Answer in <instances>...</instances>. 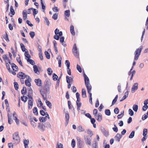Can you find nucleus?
Wrapping results in <instances>:
<instances>
[{"label":"nucleus","instance_id":"2","mask_svg":"<svg viewBox=\"0 0 148 148\" xmlns=\"http://www.w3.org/2000/svg\"><path fill=\"white\" fill-rule=\"evenodd\" d=\"M143 48V46L141 45L140 46L138 49H136L134 53L135 55L134 58V60H138Z\"/></svg>","mask_w":148,"mask_h":148},{"label":"nucleus","instance_id":"30","mask_svg":"<svg viewBox=\"0 0 148 148\" xmlns=\"http://www.w3.org/2000/svg\"><path fill=\"white\" fill-rule=\"evenodd\" d=\"M46 103L47 105V106L50 108L52 109V105L51 103L48 100L46 101Z\"/></svg>","mask_w":148,"mask_h":148},{"label":"nucleus","instance_id":"41","mask_svg":"<svg viewBox=\"0 0 148 148\" xmlns=\"http://www.w3.org/2000/svg\"><path fill=\"white\" fill-rule=\"evenodd\" d=\"M47 71L48 72V74L49 75H52L53 71L51 68H49L47 69Z\"/></svg>","mask_w":148,"mask_h":148},{"label":"nucleus","instance_id":"63","mask_svg":"<svg viewBox=\"0 0 148 148\" xmlns=\"http://www.w3.org/2000/svg\"><path fill=\"white\" fill-rule=\"evenodd\" d=\"M128 92L127 91L124 94V95L123 97L124 99H125L128 96Z\"/></svg>","mask_w":148,"mask_h":148},{"label":"nucleus","instance_id":"58","mask_svg":"<svg viewBox=\"0 0 148 148\" xmlns=\"http://www.w3.org/2000/svg\"><path fill=\"white\" fill-rule=\"evenodd\" d=\"M65 63L66 64L67 68H70V63L69 61L68 60H66L65 61Z\"/></svg>","mask_w":148,"mask_h":148},{"label":"nucleus","instance_id":"27","mask_svg":"<svg viewBox=\"0 0 148 148\" xmlns=\"http://www.w3.org/2000/svg\"><path fill=\"white\" fill-rule=\"evenodd\" d=\"M25 148H28V145L29 143L28 140H25L23 142Z\"/></svg>","mask_w":148,"mask_h":148},{"label":"nucleus","instance_id":"34","mask_svg":"<svg viewBox=\"0 0 148 148\" xmlns=\"http://www.w3.org/2000/svg\"><path fill=\"white\" fill-rule=\"evenodd\" d=\"M20 45L21 47V48L23 52H24L26 50L27 51V50L26 48H25V46L23 43H20Z\"/></svg>","mask_w":148,"mask_h":148},{"label":"nucleus","instance_id":"9","mask_svg":"<svg viewBox=\"0 0 148 148\" xmlns=\"http://www.w3.org/2000/svg\"><path fill=\"white\" fill-rule=\"evenodd\" d=\"M17 76L19 78H20L21 77V79H24L27 77L25 74L23 72H19L17 74Z\"/></svg>","mask_w":148,"mask_h":148},{"label":"nucleus","instance_id":"47","mask_svg":"<svg viewBox=\"0 0 148 148\" xmlns=\"http://www.w3.org/2000/svg\"><path fill=\"white\" fill-rule=\"evenodd\" d=\"M32 10H33V15L34 16H35V15L38 12L37 10L36 9L34 8H32Z\"/></svg>","mask_w":148,"mask_h":148},{"label":"nucleus","instance_id":"15","mask_svg":"<svg viewBox=\"0 0 148 148\" xmlns=\"http://www.w3.org/2000/svg\"><path fill=\"white\" fill-rule=\"evenodd\" d=\"M10 110L8 109V123L10 124H12L13 122V120L10 118V116L9 113L10 112Z\"/></svg>","mask_w":148,"mask_h":148},{"label":"nucleus","instance_id":"6","mask_svg":"<svg viewBox=\"0 0 148 148\" xmlns=\"http://www.w3.org/2000/svg\"><path fill=\"white\" fill-rule=\"evenodd\" d=\"M45 115L46 116L45 117H39V120L40 122H45L46 121L47 118L49 119H50L49 115L47 112H46Z\"/></svg>","mask_w":148,"mask_h":148},{"label":"nucleus","instance_id":"50","mask_svg":"<svg viewBox=\"0 0 148 148\" xmlns=\"http://www.w3.org/2000/svg\"><path fill=\"white\" fill-rule=\"evenodd\" d=\"M29 34L32 38H33L35 35V33L34 32L30 31Z\"/></svg>","mask_w":148,"mask_h":148},{"label":"nucleus","instance_id":"39","mask_svg":"<svg viewBox=\"0 0 148 148\" xmlns=\"http://www.w3.org/2000/svg\"><path fill=\"white\" fill-rule=\"evenodd\" d=\"M16 60L19 63V64L21 65V66L22 67H23V66L22 64V61L21 60L20 57L18 58H16Z\"/></svg>","mask_w":148,"mask_h":148},{"label":"nucleus","instance_id":"40","mask_svg":"<svg viewBox=\"0 0 148 148\" xmlns=\"http://www.w3.org/2000/svg\"><path fill=\"white\" fill-rule=\"evenodd\" d=\"M64 14L68 17H69L70 15V11L69 10H67L65 11Z\"/></svg>","mask_w":148,"mask_h":148},{"label":"nucleus","instance_id":"13","mask_svg":"<svg viewBox=\"0 0 148 148\" xmlns=\"http://www.w3.org/2000/svg\"><path fill=\"white\" fill-rule=\"evenodd\" d=\"M51 83L50 80H46L45 82V86L46 87L49 88V89L51 85Z\"/></svg>","mask_w":148,"mask_h":148},{"label":"nucleus","instance_id":"25","mask_svg":"<svg viewBox=\"0 0 148 148\" xmlns=\"http://www.w3.org/2000/svg\"><path fill=\"white\" fill-rule=\"evenodd\" d=\"M40 3L42 6V11L45 13V10L46 6L44 5L42 0H40Z\"/></svg>","mask_w":148,"mask_h":148},{"label":"nucleus","instance_id":"1","mask_svg":"<svg viewBox=\"0 0 148 148\" xmlns=\"http://www.w3.org/2000/svg\"><path fill=\"white\" fill-rule=\"evenodd\" d=\"M84 77L85 84L88 91V92L89 94V98H90V97L92 98V93L90 92L92 87L90 84L89 78L85 73L84 74Z\"/></svg>","mask_w":148,"mask_h":148},{"label":"nucleus","instance_id":"42","mask_svg":"<svg viewBox=\"0 0 148 148\" xmlns=\"http://www.w3.org/2000/svg\"><path fill=\"white\" fill-rule=\"evenodd\" d=\"M53 79L54 81H56L58 79V77L55 73H54L53 74Z\"/></svg>","mask_w":148,"mask_h":148},{"label":"nucleus","instance_id":"31","mask_svg":"<svg viewBox=\"0 0 148 148\" xmlns=\"http://www.w3.org/2000/svg\"><path fill=\"white\" fill-rule=\"evenodd\" d=\"M3 37L7 42H9L10 40L9 39L8 36L6 32H5V35L3 36Z\"/></svg>","mask_w":148,"mask_h":148},{"label":"nucleus","instance_id":"57","mask_svg":"<svg viewBox=\"0 0 148 148\" xmlns=\"http://www.w3.org/2000/svg\"><path fill=\"white\" fill-rule=\"evenodd\" d=\"M147 129L146 128H144L143 130V135H147Z\"/></svg>","mask_w":148,"mask_h":148},{"label":"nucleus","instance_id":"51","mask_svg":"<svg viewBox=\"0 0 148 148\" xmlns=\"http://www.w3.org/2000/svg\"><path fill=\"white\" fill-rule=\"evenodd\" d=\"M5 64L7 69L8 70L9 72H10L11 71L10 70L11 69L10 68V66L9 64L6 61L5 62Z\"/></svg>","mask_w":148,"mask_h":148},{"label":"nucleus","instance_id":"26","mask_svg":"<svg viewBox=\"0 0 148 148\" xmlns=\"http://www.w3.org/2000/svg\"><path fill=\"white\" fill-rule=\"evenodd\" d=\"M70 32L71 34L74 35L75 34V33L74 30V26L73 25H71L70 28Z\"/></svg>","mask_w":148,"mask_h":148},{"label":"nucleus","instance_id":"3","mask_svg":"<svg viewBox=\"0 0 148 148\" xmlns=\"http://www.w3.org/2000/svg\"><path fill=\"white\" fill-rule=\"evenodd\" d=\"M39 90L41 95L42 96H43V95H46L47 93H49L50 89L44 86L39 88Z\"/></svg>","mask_w":148,"mask_h":148},{"label":"nucleus","instance_id":"49","mask_svg":"<svg viewBox=\"0 0 148 148\" xmlns=\"http://www.w3.org/2000/svg\"><path fill=\"white\" fill-rule=\"evenodd\" d=\"M14 86L16 90H17L18 89V84L17 82H14Z\"/></svg>","mask_w":148,"mask_h":148},{"label":"nucleus","instance_id":"18","mask_svg":"<svg viewBox=\"0 0 148 148\" xmlns=\"http://www.w3.org/2000/svg\"><path fill=\"white\" fill-rule=\"evenodd\" d=\"M122 137V135L118 133L114 137V138L116 141H118V142L120 141V139Z\"/></svg>","mask_w":148,"mask_h":148},{"label":"nucleus","instance_id":"43","mask_svg":"<svg viewBox=\"0 0 148 148\" xmlns=\"http://www.w3.org/2000/svg\"><path fill=\"white\" fill-rule=\"evenodd\" d=\"M45 55L46 58L47 59H49L50 58V55L47 51H45Z\"/></svg>","mask_w":148,"mask_h":148},{"label":"nucleus","instance_id":"38","mask_svg":"<svg viewBox=\"0 0 148 148\" xmlns=\"http://www.w3.org/2000/svg\"><path fill=\"white\" fill-rule=\"evenodd\" d=\"M27 61L29 62V63L32 65H34L35 64L34 61L30 59H27Z\"/></svg>","mask_w":148,"mask_h":148},{"label":"nucleus","instance_id":"52","mask_svg":"<svg viewBox=\"0 0 148 148\" xmlns=\"http://www.w3.org/2000/svg\"><path fill=\"white\" fill-rule=\"evenodd\" d=\"M28 92L27 95H31L33 93V91L31 87L28 88Z\"/></svg>","mask_w":148,"mask_h":148},{"label":"nucleus","instance_id":"45","mask_svg":"<svg viewBox=\"0 0 148 148\" xmlns=\"http://www.w3.org/2000/svg\"><path fill=\"white\" fill-rule=\"evenodd\" d=\"M105 114L107 116H110L111 114L110 110L109 109H106L105 111Z\"/></svg>","mask_w":148,"mask_h":148},{"label":"nucleus","instance_id":"17","mask_svg":"<svg viewBox=\"0 0 148 148\" xmlns=\"http://www.w3.org/2000/svg\"><path fill=\"white\" fill-rule=\"evenodd\" d=\"M10 13L9 14V15H10L11 17H12L13 15H14L15 14V12L12 6H11L10 8Z\"/></svg>","mask_w":148,"mask_h":148},{"label":"nucleus","instance_id":"21","mask_svg":"<svg viewBox=\"0 0 148 148\" xmlns=\"http://www.w3.org/2000/svg\"><path fill=\"white\" fill-rule=\"evenodd\" d=\"M27 10H24L22 12V14L23 15V19L25 20L27 18V14L26 13Z\"/></svg>","mask_w":148,"mask_h":148},{"label":"nucleus","instance_id":"44","mask_svg":"<svg viewBox=\"0 0 148 148\" xmlns=\"http://www.w3.org/2000/svg\"><path fill=\"white\" fill-rule=\"evenodd\" d=\"M135 134V131H133L131 132L129 136V138H132L134 136Z\"/></svg>","mask_w":148,"mask_h":148},{"label":"nucleus","instance_id":"29","mask_svg":"<svg viewBox=\"0 0 148 148\" xmlns=\"http://www.w3.org/2000/svg\"><path fill=\"white\" fill-rule=\"evenodd\" d=\"M58 58H59V60H58V64H59V67H61L62 66V58L61 56L60 55L58 56Z\"/></svg>","mask_w":148,"mask_h":148},{"label":"nucleus","instance_id":"62","mask_svg":"<svg viewBox=\"0 0 148 148\" xmlns=\"http://www.w3.org/2000/svg\"><path fill=\"white\" fill-rule=\"evenodd\" d=\"M40 114L43 116H44L46 114V112H45L43 110H40Z\"/></svg>","mask_w":148,"mask_h":148},{"label":"nucleus","instance_id":"14","mask_svg":"<svg viewBox=\"0 0 148 148\" xmlns=\"http://www.w3.org/2000/svg\"><path fill=\"white\" fill-rule=\"evenodd\" d=\"M10 64L11 65V67L14 71H18V67L14 63L10 62Z\"/></svg>","mask_w":148,"mask_h":148},{"label":"nucleus","instance_id":"37","mask_svg":"<svg viewBox=\"0 0 148 148\" xmlns=\"http://www.w3.org/2000/svg\"><path fill=\"white\" fill-rule=\"evenodd\" d=\"M77 130L78 131L80 132L84 131V130H83L82 127L81 125H79L77 127Z\"/></svg>","mask_w":148,"mask_h":148},{"label":"nucleus","instance_id":"20","mask_svg":"<svg viewBox=\"0 0 148 148\" xmlns=\"http://www.w3.org/2000/svg\"><path fill=\"white\" fill-rule=\"evenodd\" d=\"M33 100H28V109L30 110L31 109L32 107V106L33 105Z\"/></svg>","mask_w":148,"mask_h":148},{"label":"nucleus","instance_id":"7","mask_svg":"<svg viewBox=\"0 0 148 148\" xmlns=\"http://www.w3.org/2000/svg\"><path fill=\"white\" fill-rule=\"evenodd\" d=\"M77 49L76 44H75L73 46L72 51L74 55L76 57H77L78 56L79 54L77 53Z\"/></svg>","mask_w":148,"mask_h":148},{"label":"nucleus","instance_id":"24","mask_svg":"<svg viewBox=\"0 0 148 148\" xmlns=\"http://www.w3.org/2000/svg\"><path fill=\"white\" fill-rule=\"evenodd\" d=\"M82 97L83 98H85L86 97V90L84 89H82Z\"/></svg>","mask_w":148,"mask_h":148},{"label":"nucleus","instance_id":"48","mask_svg":"<svg viewBox=\"0 0 148 148\" xmlns=\"http://www.w3.org/2000/svg\"><path fill=\"white\" fill-rule=\"evenodd\" d=\"M25 85L28 87H30L31 86V84L29 80H25Z\"/></svg>","mask_w":148,"mask_h":148},{"label":"nucleus","instance_id":"54","mask_svg":"<svg viewBox=\"0 0 148 148\" xmlns=\"http://www.w3.org/2000/svg\"><path fill=\"white\" fill-rule=\"evenodd\" d=\"M77 70L80 73H81L82 72V70L81 67L78 64H77Z\"/></svg>","mask_w":148,"mask_h":148},{"label":"nucleus","instance_id":"10","mask_svg":"<svg viewBox=\"0 0 148 148\" xmlns=\"http://www.w3.org/2000/svg\"><path fill=\"white\" fill-rule=\"evenodd\" d=\"M65 119L66 123H65L66 125H67L69 122V112L68 111H66L65 112Z\"/></svg>","mask_w":148,"mask_h":148},{"label":"nucleus","instance_id":"22","mask_svg":"<svg viewBox=\"0 0 148 148\" xmlns=\"http://www.w3.org/2000/svg\"><path fill=\"white\" fill-rule=\"evenodd\" d=\"M34 71V73L38 74L40 72L38 71V69L37 66L36 65H34L33 66Z\"/></svg>","mask_w":148,"mask_h":148},{"label":"nucleus","instance_id":"11","mask_svg":"<svg viewBox=\"0 0 148 148\" xmlns=\"http://www.w3.org/2000/svg\"><path fill=\"white\" fill-rule=\"evenodd\" d=\"M77 146L78 148H82L83 143V141L81 140V139L78 138L77 139Z\"/></svg>","mask_w":148,"mask_h":148},{"label":"nucleus","instance_id":"35","mask_svg":"<svg viewBox=\"0 0 148 148\" xmlns=\"http://www.w3.org/2000/svg\"><path fill=\"white\" fill-rule=\"evenodd\" d=\"M25 56L26 57L28 58V59L30 58L31 57L28 51L27 50V51H25Z\"/></svg>","mask_w":148,"mask_h":148},{"label":"nucleus","instance_id":"56","mask_svg":"<svg viewBox=\"0 0 148 148\" xmlns=\"http://www.w3.org/2000/svg\"><path fill=\"white\" fill-rule=\"evenodd\" d=\"M129 114L130 116H132L134 114V112L131 109H129L128 110Z\"/></svg>","mask_w":148,"mask_h":148},{"label":"nucleus","instance_id":"59","mask_svg":"<svg viewBox=\"0 0 148 148\" xmlns=\"http://www.w3.org/2000/svg\"><path fill=\"white\" fill-rule=\"evenodd\" d=\"M148 108V106L147 105H145L143 106L142 109L143 111H145Z\"/></svg>","mask_w":148,"mask_h":148},{"label":"nucleus","instance_id":"23","mask_svg":"<svg viewBox=\"0 0 148 148\" xmlns=\"http://www.w3.org/2000/svg\"><path fill=\"white\" fill-rule=\"evenodd\" d=\"M3 58L5 62L7 60L9 64H10L11 62L9 59L8 57L7 56V55L4 54L3 55Z\"/></svg>","mask_w":148,"mask_h":148},{"label":"nucleus","instance_id":"28","mask_svg":"<svg viewBox=\"0 0 148 148\" xmlns=\"http://www.w3.org/2000/svg\"><path fill=\"white\" fill-rule=\"evenodd\" d=\"M44 23L47 25L49 26V25L50 23L47 18L46 17H44Z\"/></svg>","mask_w":148,"mask_h":148},{"label":"nucleus","instance_id":"33","mask_svg":"<svg viewBox=\"0 0 148 148\" xmlns=\"http://www.w3.org/2000/svg\"><path fill=\"white\" fill-rule=\"evenodd\" d=\"M97 120L99 122H100L102 119V116L101 113L99 114L98 118L97 119Z\"/></svg>","mask_w":148,"mask_h":148},{"label":"nucleus","instance_id":"19","mask_svg":"<svg viewBox=\"0 0 148 148\" xmlns=\"http://www.w3.org/2000/svg\"><path fill=\"white\" fill-rule=\"evenodd\" d=\"M76 97L77 99V100L76 101V104H79V102H80V98L79 97L80 94L78 92H77L76 93Z\"/></svg>","mask_w":148,"mask_h":148},{"label":"nucleus","instance_id":"55","mask_svg":"<svg viewBox=\"0 0 148 148\" xmlns=\"http://www.w3.org/2000/svg\"><path fill=\"white\" fill-rule=\"evenodd\" d=\"M58 17V14L56 13L53 14L52 16V18L55 20H56L57 19Z\"/></svg>","mask_w":148,"mask_h":148},{"label":"nucleus","instance_id":"46","mask_svg":"<svg viewBox=\"0 0 148 148\" xmlns=\"http://www.w3.org/2000/svg\"><path fill=\"white\" fill-rule=\"evenodd\" d=\"M87 134L89 135L90 137H91L93 135V132L90 130L88 129V130Z\"/></svg>","mask_w":148,"mask_h":148},{"label":"nucleus","instance_id":"12","mask_svg":"<svg viewBox=\"0 0 148 148\" xmlns=\"http://www.w3.org/2000/svg\"><path fill=\"white\" fill-rule=\"evenodd\" d=\"M138 83H135L133 85L132 89V93H134L136 90H137L138 88Z\"/></svg>","mask_w":148,"mask_h":148},{"label":"nucleus","instance_id":"32","mask_svg":"<svg viewBox=\"0 0 148 148\" xmlns=\"http://www.w3.org/2000/svg\"><path fill=\"white\" fill-rule=\"evenodd\" d=\"M33 112L34 114L36 115H38V109L36 107H34L33 109Z\"/></svg>","mask_w":148,"mask_h":148},{"label":"nucleus","instance_id":"8","mask_svg":"<svg viewBox=\"0 0 148 148\" xmlns=\"http://www.w3.org/2000/svg\"><path fill=\"white\" fill-rule=\"evenodd\" d=\"M45 126L44 124L41 123H39L38 124V128L41 132H44L45 131Z\"/></svg>","mask_w":148,"mask_h":148},{"label":"nucleus","instance_id":"61","mask_svg":"<svg viewBox=\"0 0 148 148\" xmlns=\"http://www.w3.org/2000/svg\"><path fill=\"white\" fill-rule=\"evenodd\" d=\"M77 105V110L79 111V110H80V108L81 107L82 105V103L79 102V104H76Z\"/></svg>","mask_w":148,"mask_h":148},{"label":"nucleus","instance_id":"64","mask_svg":"<svg viewBox=\"0 0 148 148\" xmlns=\"http://www.w3.org/2000/svg\"><path fill=\"white\" fill-rule=\"evenodd\" d=\"M54 12H58L59 10L58 9V7L56 6H54L52 8Z\"/></svg>","mask_w":148,"mask_h":148},{"label":"nucleus","instance_id":"5","mask_svg":"<svg viewBox=\"0 0 148 148\" xmlns=\"http://www.w3.org/2000/svg\"><path fill=\"white\" fill-rule=\"evenodd\" d=\"M84 139L85 143L87 145H91L92 140V138L91 137H89L88 136H84Z\"/></svg>","mask_w":148,"mask_h":148},{"label":"nucleus","instance_id":"4","mask_svg":"<svg viewBox=\"0 0 148 148\" xmlns=\"http://www.w3.org/2000/svg\"><path fill=\"white\" fill-rule=\"evenodd\" d=\"M13 139L17 141V142L14 143V144H18L20 141V138L19 136L18 132H15L13 134Z\"/></svg>","mask_w":148,"mask_h":148},{"label":"nucleus","instance_id":"60","mask_svg":"<svg viewBox=\"0 0 148 148\" xmlns=\"http://www.w3.org/2000/svg\"><path fill=\"white\" fill-rule=\"evenodd\" d=\"M102 133L105 137L108 136L109 135V132L106 131V130H105L104 132Z\"/></svg>","mask_w":148,"mask_h":148},{"label":"nucleus","instance_id":"16","mask_svg":"<svg viewBox=\"0 0 148 148\" xmlns=\"http://www.w3.org/2000/svg\"><path fill=\"white\" fill-rule=\"evenodd\" d=\"M34 82L36 83V85L38 86H42V81L40 79H35Z\"/></svg>","mask_w":148,"mask_h":148},{"label":"nucleus","instance_id":"53","mask_svg":"<svg viewBox=\"0 0 148 148\" xmlns=\"http://www.w3.org/2000/svg\"><path fill=\"white\" fill-rule=\"evenodd\" d=\"M71 146L73 148H74L75 147V140L74 139H73L71 141Z\"/></svg>","mask_w":148,"mask_h":148},{"label":"nucleus","instance_id":"36","mask_svg":"<svg viewBox=\"0 0 148 148\" xmlns=\"http://www.w3.org/2000/svg\"><path fill=\"white\" fill-rule=\"evenodd\" d=\"M132 108L135 112H137L138 109V106L137 105H134Z\"/></svg>","mask_w":148,"mask_h":148}]
</instances>
